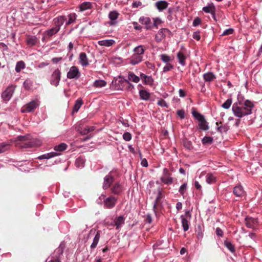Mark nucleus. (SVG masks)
Wrapping results in <instances>:
<instances>
[{
  "label": "nucleus",
  "instance_id": "nucleus-40",
  "mask_svg": "<svg viewBox=\"0 0 262 262\" xmlns=\"http://www.w3.org/2000/svg\"><path fill=\"white\" fill-rule=\"evenodd\" d=\"M206 181L207 183L212 184L216 182V178L212 173H209L206 176Z\"/></svg>",
  "mask_w": 262,
  "mask_h": 262
},
{
  "label": "nucleus",
  "instance_id": "nucleus-63",
  "mask_svg": "<svg viewBox=\"0 0 262 262\" xmlns=\"http://www.w3.org/2000/svg\"><path fill=\"white\" fill-rule=\"evenodd\" d=\"M163 242L162 241H159L157 242L156 244H155L153 246V249L156 250V249H160L161 248L160 247V246L162 244Z\"/></svg>",
  "mask_w": 262,
  "mask_h": 262
},
{
  "label": "nucleus",
  "instance_id": "nucleus-50",
  "mask_svg": "<svg viewBox=\"0 0 262 262\" xmlns=\"http://www.w3.org/2000/svg\"><path fill=\"white\" fill-rule=\"evenodd\" d=\"M32 84L33 83L31 80L29 79H27L24 81L23 83V86L25 89L29 90L32 86Z\"/></svg>",
  "mask_w": 262,
  "mask_h": 262
},
{
  "label": "nucleus",
  "instance_id": "nucleus-38",
  "mask_svg": "<svg viewBox=\"0 0 262 262\" xmlns=\"http://www.w3.org/2000/svg\"><path fill=\"white\" fill-rule=\"evenodd\" d=\"M177 58L178 59L179 63L183 67L185 66V60L186 57L184 54L181 52H179L177 53Z\"/></svg>",
  "mask_w": 262,
  "mask_h": 262
},
{
  "label": "nucleus",
  "instance_id": "nucleus-55",
  "mask_svg": "<svg viewBox=\"0 0 262 262\" xmlns=\"http://www.w3.org/2000/svg\"><path fill=\"white\" fill-rule=\"evenodd\" d=\"M123 138L126 141H129L132 139V135L129 132H124Z\"/></svg>",
  "mask_w": 262,
  "mask_h": 262
},
{
  "label": "nucleus",
  "instance_id": "nucleus-27",
  "mask_svg": "<svg viewBox=\"0 0 262 262\" xmlns=\"http://www.w3.org/2000/svg\"><path fill=\"white\" fill-rule=\"evenodd\" d=\"M64 248V245L60 244L58 247L55 249L51 257H58L60 258L62 255Z\"/></svg>",
  "mask_w": 262,
  "mask_h": 262
},
{
  "label": "nucleus",
  "instance_id": "nucleus-5",
  "mask_svg": "<svg viewBox=\"0 0 262 262\" xmlns=\"http://www.w3.org/2000/svg\"><path fill=\"white\" fill-rule=\"evenodd\" d=\"M192 115L195 119L198 122V126L200 129L207 130L209 129L208 123L204 115L195 111H192Z\"/></svg>",
  "mask_w": 262,
  "mask_h": 262
},
{
  "label": "nucleus",
  "instance_id": "nucleus-13",
  "mask_svg": "<svg viewBox=\"0 0 262 262\" xmlns=\"http://www.w3.org/2000/svg\"><path fill=\"white\" fill-rule=\"evenodd\" d=\"M139 22L144 26V29L146 30H150L152 28V22L148 17L141 16L139 19Z\"/></svg>",
  "mask_w": 262,
  "mask_h": 262
},
{
  "label": "nucleus",
  "instance_id": "nucleus-9",
  "mask_svg": "<svg viewBox=\"0 0 262 262\" xmlns=\"http://www.w3.org/2000/svg\"><path fill=\"white\" fill-rule=\"evenodd\" d=\"M38 106V101L33 100L24 105L21 110V112L23 113H30L33 112Z\"/></svg>",
  "mask_w": 262,
  "mask_h": 262
},
{
  "label": "nucleus",
  "instance_id": "nucleus-46",
  "mask_svg": "<svg viewBox=\"0 0 262 262\" xmlns=\"http://www.w3.org/2000/svg\"><path fill=\"white\" fill-rule=\"evenodd\" d=\"M25 68V63L23 61H18L15 66V71L17 73H19L21 71L22 69H24Z\"/></svg>",
  "mask_w": 262,
  "mask_h": 262
},
{
  "label": "nucleus",
  "instance_id": "nucleus-56",
  "mask_svg": "<svg viewBox=\"0 0 262 262\" xmlns=\"http://www.w3.org/2000/svg\"><path fill=\"white\" fill-rule=\"evenodd\" d=\"M184 146L188 150H191L192 148V143L190 141L185 140L184 142Z\"/></svg>",
  "mask_w": 262,
  "mask_h": 262
},
{
  "label": "nucleus",
  "instance_id": "nucleus-61",
  "mask_svg": "<svg viewBox=\"0 0 262 262\" xmlns=\"http://www.w3.org/2000/svg\"><path fill=\"white\" fill-rule=\"evenodd\" d=\"M234 32V30L232 28H229L225 30L222 33V35H227L232 34Z\"/></svg>",
  "mask_w": 262,
  "mask_h": 262
},
{
  "label": "nucleus",
  "instance_id": "nucleus-49",
  "mask_svg": "<svg viewBox=\"0 0 262 262\" xmlns=\"http://www.w3.org/2000/svg\"><path fill=\"white\" fill-rule=\"evenodd\" d=\"M9 148V144L4 142L0 143V154L7 151Z\"/></svg>",
  "mask_w": 262,
  "mask_h": 262
},
{
  "label": "nucleus",
  "instance_id": "nucleus-14",
  "mask_svg": "<svg viewBox=\"0 0 262 262\" xmlns=\"http://www.w3.org/2000/svg\"><path fill=\"white\" fill-rule=\"evenodd\" d=\"M14 89L12 87L7 88L1 95V97L4 101H8L12 97L14 93Z\"/></svg>",
  "mask_w": 262,
  "mask_h": 262
},
{
  "label": "nucleus",
  "instance_id": "nucleus-20",
  "mask_svg": "<svg viewBox=\"0 0 262 262\" xmlns=\"http://www.w3.org/2000/svg\"><path fill=\"white\" fill-rule=\"evenodd\" d=\"M68 147V145L65 143H61L58 145H55L54 147V150L55 151L53 152H57L58 156L61 155V152L64 151Z\"/></svg>",
  "mask_w": 262,
  "mask_h": 262
},
{
  "label": "nucleus",
  "instance_id": "nucleus-41",
  "mask_svg": "<svg viewBox=\"0 0 262 262\" xmlns=\"http://www.w3.org/2000/svg\"><path fill=\"white\" fill-rule=\"evenodd\" d=\"M27 45L30 46H35L37 42V38L36 36H30L27 38Z\"/></svg>",
  "mask_w": 262,
  "mask_h": 262
},
{
  "label": "nucleus",
  "instance_id": "nucleus-33",
  "mask_svg": "<svg viewBox=\"0 0 262 262\" xmlns=\"http://www.w3.org/2000/svg\"><path fill=\"white\" fill-rule=\"evenodd\" d=\"M115 43V41L114 39H104L99 40L98 41L99 45L101 46H105V47H111Z\"/></svg>",
  "mask_w": 262,
  "mask_h": 262
},
{
  "label": "nucleus",
  "instance_id": "nucleus-47",
  "mask_svg": "<svg viewBox=\"0 0 262 262\" xmlns=\"http://www.w3.org/2000/svg\"><path fill=\"white\" fill-rule=\"evenodd\" d=\"M224 245L232 253H233L235 251V247L229 241H224Z\"/></svg>",
  "mask_w": 262,
  "mask_h": 262
},
{
  "label": "nucleus",
  "instance_id": "nucleus-26",
  "mask_svg": "<svg viewBox=\"0 0 262 262\" xmlns=\"http://www.w3.org/2000/svg\"><path fill=\"white\" fill-rule=\"evenodd\" d=\"M168 4L165 1H159L156 3V7L159 11H162L167 8Z\"/></svg>",
  "mask_w": 262,
  "mask_h": 262
},
{
  "label": "nucleus",
  "instance_id": "nucleus-57",
  "mask_svg": "<svg viewBox=\"0 0 262 262\" xmlns=\"http://www.w3.org/2000/svg\"><path fill=\"white\" fill-rule=\"evenodd\" d=\"M106 198H106L104 194H102L96 200V202L97 204L101 205L104 202L105 199H106Z\"/></svg>",
  "mask_w": 262,
  "mask_h": 262
},
{
  "label": "nucleus",
  "instance_id": "nucleus-7",
  "mask_svg": "<svg viewBox=\"0 0 262 262\" xmlns=\"http://www.w3.org/2000/svg\"><path fill=\"white\" fill-rule=\"evenodd\" d=\"M81 76L79 69L75 66L71 67L67 74V77L70 79H78Z\"/></svg>",
  "mask_w": 262,
  "mask_h": 262
},
{
  "label": "nucleus",
  "instance_id": "nucleus-30",
  "mask_svg": "<svg viewBox=\"0 0 262 262\" xmlns=\"http://www.w3.org/2000/svg\"><path fill=\"white\" fill-rule=\"evenodd\" d=\"M67 18L66 21H65L64 23L66 24V26H68L72 23H73L77 18V15L75 13H71L69 14Z\"/></svg>",
  "mask_w": 262,
  "mask_h": 262
},
{
  "label": "nucleus",
  "instance_id": "nucleus-19",
  "mask_svg": "<svg viewBox=\"0 0 262 262\" xmlns=\"http://www.w3.org/2000/svg\"><path fill=\"white\" fill-rule=\"evenodd\" d=\"M143 60V57L139 55L134 54L129 59V63L133 66L136 65Z\"/></svg>",
  "mask_w": 262,
  "mask_h": 262
},
{
  "label": "nucleus",
  "instance_id": "nucleus-29",
  "mask_svg": "<svg viewBox=\"0 0 262 262\" xmlns=\"http://www.w3.org/2000/svg\"><path fill=\"white\" fill-rule=\"evenodd\" d=\"M92 7V3L90 2H83L79 6L80 12H83L88 9H90Z\"/></svg>",
  "mask_w": 262,
  "mask_h": 262
},
{
  "label": "nucleus",
  "instance_id": "nucleus-12",
  "mask_svg": "<svg viewBox=\"0 0 262 262\" xmlns=\"http://www.w3.org/2000/svg\"><path fill=\"white\" fill-rule=\"evenodd\" d=\"M119 15V13L116 10L110 12L108 15V18L110 19V20L108 22V24L110 25V26H114L118 23L117 19Z\"/></svg>",
  "mask_w": 262,
  "mask_h": 262
},
{
  "label": "nucleus",
  "instance_id": "nucleus-28",
  "mask_svg": "<svg viewBox=\"0 0 262 262\" xmlns=\"http://www.w3.org/2000/svg\"><path fill=\"white\" fill-rule=\"evenodd\" d=\"M111 191L114 194H119L122 191V187L119 182H117L111 188Z\"/></svg>",
  "mask_w": 262,
  "mask_h": 262
},
{
  "label": "nucleus",
  "instance_id": "nucleus-34",
  "mask_svg": "<svg viewBox=\"0 0 262 262\" xmlns=\"http://www.w3.org/2000/svg\"><path fill=\"white\" fill-rule=\"evenodd\" d=\"M203 78L206 82H211L216 78V76L213 73L209 72L203 74Z\"/></svg>",
  "mask_w": 262,
  "mask_h": 262
},
{
  "label": "nucleus",
  "instance_id": "nucleus-36",
  "mask_svg": "<svg viewBox=\"0 0 262 262\" xmlns=\"http://www.w3.org/2000/svg\"><path fill=\"white\" fill-rule=\"evenodd\" d=\"M56 156H58L57 152H51L41 155L38 156L37 159L39 160L49 159Z\"/></svg>",
  "mask_w": 262,
  "mask_h": 262
},
{
  "label": "nucleus",
  "instance_id": "nucleus-62",
  "mask_svg": "<svg viewBox=\"0 0 262 262\" xmlns=\"http://www.w3.org/2000/svg\"><path fill=\"white\" fill-rule=\"evenodd\" d=\"M192 37L196 40H200L201 37L199 31H195L193 33Z\"/></svg>",
  "mask_w": 262,
  "mask_h": 262
},
{
  "label": "nucleus",
  "instance_id": "nucleus-58",
  "mask_svg": "<svg viewBox=\"0 0 262 262\" xmlns=\"http://www.w3.org/2000/svg\"><path fill=\"white\" fill-rule=\"evenodd\" d=\"M132 24L133 25L134 28L137 31H141L142 29V27L139 25V24L136 21H133Z\"/></svg>",
  "mask_w": 262,
  "mask_h": 262
},
{
  "label": "nucleus",
  "instance_id": "nucleus-6",
  "mask_svg": "<svg viewBox=\"0 0 262 262\" xmlns=\"http://www.w3.org/2000/svg\"><path fill=\"white\" fill-rule=\"evenodd\" d=\"M60 79L61 72L58 69H57L53 72L49 78V81L52 85L57 87L59 85Z\"/></svg>",
  "mask_w": 262,
  "mask_h": 262
},
{
  "label": "nucleus",
  "instance_id": "nucleus-4",
  "mask_svg": "<svg viewBox=\"0 0 262 262\" xmlns=\"http://www.w3.org/2000/svg\"><path fill=\"white\" fill-rule=\"evenodd\" d=\"M126 83H128L130 86L134 87V85L127 79L124 78L123 76H118L114 78L111 86L114 90H122Z\"/></svg>",
  "mask_w": 262,
  "mask_h": 262
},
{
  "label": "nucleus",
  "instance_id": "nucleus-35",
  "mask_svg": "<svg viewBox=\"0 0 262 262\" xmlns=\"http://www.w3.org/2000/svg\"><path fill=\"white\" fill-rule=\"evenodd\" d=\"M139 94L141 99L143 100H148L149 99L150 94L145 90H140Z\"/></svg>",
  "mask_w": 262,
  "mask_h": 262
},
{
  "label": "nucleus",
  "instance_id": "nucleus-59",
  "mask_svg": "<svg viewBox=\"0 0 262 262\" xmlns=\"http://www.w3.org/2000/svg\"><path fill=\"white\" fill-rule=\"evenodd\" d=\"M177 114L181 119L185 118V112L183 110H179L177 112Z\"/></svg>",
  "mask_w": 262,
  "mask_h": 262
},
{
  "label": "nucleus",
  "instance_id": "nucleus-23",
  "mask_svg": "<svg viewBox=\"0 0 262 262\" xmlns=\"http://www.w3.org/2000/svg\"><path fill=\"white\" fill-rule=\"evenodd\" d=\"M202 11L205 12L206 13L211 14L213 11H216V8L214 4L212 2H210L209 3H208L206 6L203 7Z\"/></svg>",
  "mask_w": 262,
  "mask_h": 262
},
{
  "label": "nucleus",
  "instance_id": "nucleus-39",
  "mask_svg": "<svg viewBox=\"0 0 262 262\" xmlns=\"http://www.w3.org/2000/svg\"><path fill=\"white\" fill-rule=\"evenodd\" d=\"M128 80L135 83H138L140 81V77L136 75L133 72H129L128 74Z\"/></svg>",
  "mask_w": 262,
  "mask_h": 262
},
{
  "label": "nucleus",
  "instance_id": "nucleus-45",
  "mask_svg": "<svg viewBox=\"0 0 262 262\" xmlns=\"http://www.w3.org/2000/svg\"><path fill=\"white\" fill-rule=\"evenodd\" d=\"M160 59L164 63H169V62L172 60V59L168 55L162 54L160 55Z\"/></svg>",
  "mask_w": 262,
  "mask_h": 262
},
{
  "label": "nucleus",
  "instance_id": "nucleus-44",
  "mask_svg": "<svg viewBox=\"0 0 262 262\" xmlns=\"http://www.w3.org/2000/svg\"><path fill=\"white\" fill-rule=\"evenodd\" d=\"M143 83L145 85L152 86L154 83V79L151 76H148L143 80Z\"/></svg>",
  "mask_w": 262,
  "mask_h": 262
},
{
  "label": "nucleus",
  "instance_id": "nucleus-22",
  "mask_svg": "<svg viewBox=\"0 0 262 262\" xmlns=\"http://www.w3.org/2000/svg\"><path fill=\"white\" fill-rule=\"evenodd\" d=\"M181 220L182 225L184 231H187L189 228V221L190 219L185 217L184 215H181L180 216Z\"/></svg>",
  "mask_w": 262,
  "mask_h": 262
},
{
  "label": "nucleus",
  "instance_id": "nucleus-15",
  "mask_svg": "<svg viewBox=\"0 0 262 262\" xmlns=\"http://www.w3.org/2000/svg\"><path fill=\"white\" fill-rule=\"evenodd\" d=\"M246 226L248 228L255 229L258 224L257 219L252 217L247 216L245 219Z\"/></svg>",
  "mask_w": 262,
  "mask_h": 262
},
{
  "label": "nucleus",
  "instance_id": "nucleus-60",
  "mask_svg": "<svg viewBox=\"0 0 262 262\" xmlns=\"http://www.w3.org/2000/svg\"><path fill=\"white\" fill-rule=\"evenodd\" d=\"M245 100H246L244 99V97L242 96V95L239 94H238V95H237L238 102H237L238 103V104L240 105V104L244 103Z\"/></svg>",
  "mask_w": 262,
  "mask_h": 262
},
{
  "label": "nucleus",
  "instance_id": "nucleus-53",
  "mask_svg": "<svg viewBox=\"0 0 262 262\" xmlns=\"http://www.w3.org/2000/svg\"><path fill=\"white\" fill-rule=\"evenodd\" d=\"M174 67L170 63H166V65L163 67L162 73H166L169 71L173 69Z\"/></svg>",
  "mask_w": 262,
  "mask_h": 262
},
{
  "label": "nucleus",
  "instance_id": "nucleus-43",
  "mask_svg": "<svg viewBox=\"0 0 262 262\" xmlns=\"http://www.w3.org/2000/svg\"><path fill=\"white\" fill-rule=\"evenodd\" d=\"M133 51L134 52V54L142 56L144 53L145 50L142 46L139 45L134 49Z\"/></svg>",
  "mask_w": 262,
  "mask_h": 262
},
{
  "label": "nucleus",
  "instance_id": "nucleus-64",
  "mask_svg": "<svg viewBox=\"0 0 262 262\" xmlns=\"http://www.w3.org/2000/svg\"><path fill=\"white\" fill-rule=\"evenodd\" d=\"M201 21V19L199 17H197L194 19L192 25L194 27L198 26L200 24Z\"/></svg>",
  "mask_w": 262,
  "mask_h": 262
},
{
  "label": "nucleus",
  "instance_id": "nucleus-16",
  "mask_svg": "<svg viewBox=\"0 0 262 262\" xmlns=\"http://www.w3.org/2000/svg\"><path fill=\"white\" fill-rule=\"evenodd\" d=\"M110 173H111L110 172ZM114 177L109 173L106 175L103 179V183L102 188L103 189L106 190L108 189L111 186L112 184L114 182Z\"/></svg>",
  "mask_w": 262,
  "mask_h": 262
},
{
  "label": "nucleus",
  "instance_id": "nucleus-25",
  "mask_svg": "<svg viewBox=\"0 0 262 262\" xmlns=\"http://www.w3.org/2000/svg\"><path fill=\"white\" fill-rule=\"evenodd\" d=\"M79 62L83 67H86L89 64L86 55L84 52H81L79 57Z\"/></svg>",
  "mask_w": 262,
  "mask_h": 262
},
{
  "label": "nucleus",
  "instance_id": "nucleus-32",
  "mask_svg": "<svg viewBox=\"0 0 262 262\" xmlns=\"http://www.w3.org/2000/svg\"><path fill=\"white\" fill-rule=\"evenodd\" d=\"M100 237V231H97L96 232V233L94 238H93V243L90 246L91 250H93L97 247V246L98 244V242L99 241Z\"/></svg>",
  "mask_w": 262,
  "mask_h": 262
},
{
  "label": "nucleus",
  "instance_id": "nucleus-3",
  "mask_svg": "<svg viewBox=\"0 0 262 262\" xmlns=\"http://www.w3.org/2000/svg\"><path fill=\"white\" fill-rule=\"evenodd\" d=\"M16 139L17 141L23 142L21 145L23 148H30L39 145V141L33 139L29 134L24 136H18Z\"/></svg>",
  "mask_w": 262,
  "mask_h": 262
},
{
  "label": "nucleus",
  "instance_id": "nucleus-2",
  "mask_svg": "<svg viewBox=\"0 0 262 262\" xmlns=\"http://www.w3.org/2000/svg\"><path fill=\"white\" fill-rule=\"evenodd\" d=\"M67 18L66 16L60 15L55 18L53 19L54 27L51 29H48L44 32V36L42 38V40H43L45 38H50L53 35L57 34L60 30L61 27L63 25Z\"/></svg>",
  "mask_w": 262,
  "mask_h": 262
},
{
  "label": "nucleus",
  "instance_id": "nucleus-24",
  "mask_svg": "<svg viewBox=\"0 0 262 262\" xmlns=\"http://www.w3.org/2000/svg\"><path fill=\"white\" fill-rule=\"evenodd\" d=\"M83 104V101L81 98L77 99L75 102L72 114L73 115L74 113L78 112Z\"/></svg>",
  "mask_w": 262,
  "mask_h": 262
},
{
  "label": "nucleus",
  "instance_id": "nucleus-31",
  "mask_svg": "<svg viewBox=\"0 0 262 262\" xmlns=\"http://www.w3.org/2000/svg\"><path fill=\"white\" fill-rule=\"evenodd\" d=\"M203 226L200 224L198 225L195 228V232L196 234V237L198 239V240H201L203 238Z\"/></svg>",
  "mask_w": 262,
  "mask_h": 262
},
{
  "label": "nucleus",
  "instance_id": "nucleus-1",
  "mask_svg": "<svg viewBox=\"0 0 262 262\" xmlns=\"http://www.w3.org/2000/svg\"><path fill=\"white\" fill-rule=\"evenodd\" d=\"M254 105L253 103L249 100H246L244 103L240 104L238 106L237 102L234 103L232 107V110L234 115L238 118H242L245 116L251 114L252 109Z\"/></svg>",
  "mask_w": 262,
  "mask_h": 262
},
{
  "label": "nucleus",
  "instance_id": "nucleus-8",
  "mask_svg": "<svg viewBox=\"0 0 262 262\" xmlns=\"http://www.w3.org/2000/svg\"><path fill=\"white\" fill-rule=\"evenodd\" d=\"M160 181L166 185H170L173 183V178L171 176V173L166 168L163 169V174L160 178Z\"/></svg>",
  "mask_w": 262,
  "mask_h": 262
},
{
  "label": "nucleus",
  "instance_id": "nucleus-21",
  "mask_svg": "<svg viewBox=\"0 0 262 262\" xmlns=\"http://www.w3.org/2000/svg\"><path fill=\"white\" fill-rule=\"evenodd\" d=\"M233 194L237 197H241L244 193V190L241 185L235 186L233 189Z\"/></svg>",
  "mask_w": 262,
  "mask_h": 262
},
{
  "label": "nucleus",
  "instance_id": "nucleus-10",
  "mask_svg": "<svg viewBox=\"0 0 262 262\" xmlns=\"http://www.w3.org/2000/svg\"><path fill=\"white\" fill-rule=\"evenodd\" d=\"M164 196L162 193V190L161 188L159 187L157 189V195L155 200L153 203L152 210L155 213H156V208L157 206H160L162 205V202H161V199Z\"/></svg>",
  "mask_w": 262,
  "mask_h": 262
},
{
  "label": "nucleus",
  "instance_id": "nucleus-11",
  "mask_svg": "<svg viewBox=\"0 0 262 262\" xmlns=\"http://www.w3.org/2000/svg\"><path fill=\"white\" fill-rule=\"evenodd\" d=\"M117 201V198L114 196L107 197L103 203L104 207L107 209H112L115 207Z\"/></svg>",
  "mask_w": 262,
  "mask_h": 262
},
{
  "label": "nucleus",
  "instance_id": "nucleus-54",
  "mask_svg": "<svg viewBox=\"0 0 262 262\" xmlns=\"http://www.w3.org/2000/svg\"><path fill=\"white\" fill-rule=\"evenodd\" d=\"M157 104L161 107L167 108L168 107V103L163 99H160L157 102Z\"/></svg>",
  "mask_w": 262,
  "mask_h": 262
},
{
  "label": "nucleus",
  "instance_id": "nucleus-17",
  "mask_svg": "<svg viewBox=\"0 0 262 262\" xmlns=\"http://www.w3.org/2000/svg\"><path fill=\"white\" fill-rule=\"evenodd\" d=\"M166 32L171 33L170 31L167 28H162L159 30L155 35V40L157 42H160L165 38Z\"/></svg>",
  "mask_w": 262,
  "mask_h": 262
},
{
  "label": "nucleus",
  "instance_id": "nucleus-42",
  "mask_svg": "<svg viewBox=\"0 0 262 262\" xmlns=\"http://www.w3.org/2000/svg\"><path fill=\"white\" fill-rule=\"evenodd\" d=\"M106 85V82L102 79H97L94 81L93 86L95 88H102Z\"/></svg>",
  "mask_w": 262,
  "mask_h": 262
},
{
  "label": "nucleus",
  "instance_id": "nucleus-52",
  "mask_svg": "<svg viewBox=\"0 0 262 262\" xmlns=\"http://www.w3.org/2000/svg\"><path fill=\"white\" fill-rule=\"evenodd\" d=\"M213 142L212 138L210 137H204L202 139V143L203 144H210Z\"/></svg>",
  "mask_w": 262,
  "mask_h": 262
},
{
  "label": "nucleus",
  "instance_id": "nucleus-18",
  "mask_svg": "<svg viewBox=\"0 0 262 262\" xmlns=\"http://www.w3.org/2000/svg\"><path fill=\"white\" fill-rule=\"evenodd\" d=\"M125 217L121 215L116 217L114 223L116 228L119 230L125 224Z\"/></svg>",
  "mask_w": 262,
  "mask_h": 262
},
{
  "label": "nucleus",
  "instance_id": "nucleus-51",
  "mask_svg": "<svg viewBox=\"0 0 262 262\" xmlns=\"http://www.w3.org/2000/svg\"><path fill=\"white\" fill-rule=\"evenodd\" d=\"M232 102V99L229 98L222 104V107L225 109H228L230 107Z\"/></svg>",
  "mask_w": 262,
  "mask_h": 262
},
{
  "label": "nucleus",
  "instance_id": "nucleus-37",
  "mask_svg": "<svg viewBox=\"0 0 262 262\" xmlns=\"http://www.w3.org/2000/svg\"><path fill=\"white\" fill-rule=\"evenodd\" d=\"M85 160L84 157L80 156L75 160V166L77 168H83L85 165Z\"/></svg>",
  "mask_w": 262,
  "mask_h": 262
},
{
  "label": "nucleus",
  "instance_id": "nucleus-48",
  "mask_svg": "<svg viewBox=\"0 0 262 262\" xmlns=\"http://www.w3.org/2000/svg\"><path fill=\"white\" fill-rule=\"evenodd\" d=\"M187 189V182H184L181 186L180 187L179 189V192L180 194L184 196V194Z\"/></svg>",
  "mask_w": 262,
  "mask_h": 262
}]
</instances>
